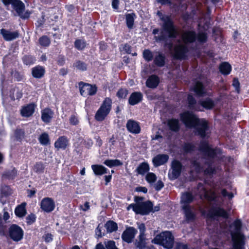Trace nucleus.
I'll use <instances>...</instances> for the list:
<instances>
[{"label": "nucleus", "instance_id": "nucleus-56", "mask_svg": "<svg viewBox=\"0 0 249 249\" xmlns=\"http://www.w3.org/2000/svg\"><path fill=\"white\" fill-rule=\"evenodd\" d=\"M45 166L41 162H38L34 166V171L38 174L42 173L44 172Z\"/></svg>", "mask_w": 249, "mask_h": 249}, {"label": "nucleus", "instance_id": "nucleus-7", "mask_svg": "<svg viewBox=\"0 0 249 249\" xmlns=\"http://www.w3.org/2000/svg\"><path fill=\"white\" fill-rule=\"evenodd\" d=\"M183 169V166L181 162L178 160H173L168 174L169 179L170 180H174L178 178L181 175Z\"/></svg>", "mask_w": 249, "mask_h": 249}, {"label": "nucleus", "instance_id": "nucleus-1", "mask_svg": "<svg viewBox=\"0 0 249 249\" xmlns=\"http://www.w3.org/2000/svg\"><path fill=\"white\" fill-rule=\"evenodd\" d=\"M157 15L163 23L160 29V35L155 36L154 38L157 41L164 42L165 46L170 48L173 43L171 41L168 42V39L176 38L178 35V32L171 16L163 15L160 11L157 12Z\"/></svg>", "mask_w": 249, "mask_h": 249}, {"label": "nucleus", "instance_id": "nucleus-60", "mask_svg": "<svg viewBox=\"0 0 249 249\" xmlns=\"http://www.w3.org/2000/svg\"><path fill=\"white\" fill-rule=\"evenodd\" d=\"M24 231L21 227L17 225V242L20 241L23 237Z\"/></svg>", "mask_w": 249, "mask_h": 249}, {"label": "nucleus", "instance_id": "nucleus-51", "mask_svg": "<svg viewBox=\"0 0 249 249\" xmlns=\"http://www.w3.org/2000/svg\"><path fill=\"white\" fill-rule=\"evenodd\" d=\"M143 58L147 62L152 61L153 59V54L149 49H145L142 53Z\"/></svg>", "mask_w": 249, "mask_h": 249}, {"label": "nucleus", "instance_id": "nucleus-50", "mask_svg": "<svg viewBox=\"0 0 249 249\" xmlns=\"http://www.w3.org/2000/svg\"><path fill=\"white\" fill-rule=\"evenodd\" d=\"M112 104V99L109 97H106L104 100L101 107L99 109H111Z\"/></svg>", "mask_w": 249, "mask_h": 249}, {"label": "nucleus", "instance_id": "nucleus-22", "mask_svg": "<svg viewBox=\"0 0 249 249\" xmlns=\"http://www.w3.org/2000/svg\"><path fill=\"white\" fill-rule=\"evenodd\" d=\"M31 73L34 78L40 79L45 75V69L44 67L38 65L32 68Z\"/></svg>", "mask_w": 249, "mask_h": 249}, {"label": "nucleus", "instance_id": "nucleus-49", "mask_svg": "<svg viewBox=\"0 0 249 249\" xmlns=\"http://www.w3.org/2000/svg\"><path fill=\"white\" fill-rule=\"evenodd\" d=\"M38 140L40 143L42 145H47L50 143L49 135L46 133L41 134L38 138Z\"/></svg>", "mask_w": 249, "mask_h": 249}, {"label": "nucleus", "instance_id": "nucleus-41", "mask_svg": "<svg viewBox=\"0 0 249 249\" xmlns=\"http://www.w3.org/2000/svg\"><path fill=\"white\" fill-rule=\"evenodd\" d=\"M12 194V190L10 186L3 185L0 187V197H7Z\"/></svg>", "mask_w": 249, "mask_h": 249}, {"label": "nucleus", "instance_id": "nucleus-54", "mask_svg": "<svg viewBox=\"0 0 249 249\" xmlns=\"http://www.w3.org/2000/svg\"><path fill=\"white\" fill-rule=\"evenodd\" d=\"M195 146L192 143H185L183 145L182 149L184 153H189L194 151Z\"/></svg>", "mask_w": 249, "mask_h": 249}, {"label": "nucleus", "instance_id": "nucleus-62", "mask_svg": "<svg viewBox=\"0 0 249 249\" xmlns=\"http://www.w3.org/2000/svg\"><path fill=\"white\" fill-rule=\"evenodd\" d=\"M213 35L215 37L218 38L222 34V30L219 27L214 26L212 29Z\"/></svg>", "mask_w": 249, "mask_h": 249}, {"label": "nucleus", "instance_id": "nucleus-27", "mask_svg": "<svg viewBox=\"0 0 249 249\" xmlns=\"http://www.w3.org/2000/svg\"><path fill=\"white\" fill-rule=\"evenodd\" d=\"M182 209L183 211L187 221H193L195 219L196 215L192 211L190 206H182Z\"/></svg>", "mask_w": 249, "mask_h": 249}, {"label": "nucleus", "instance_id": "nucleus-24", "mask_svg": "<svg viewBox=\"0 0 249 249\" xmlns=\"http://www.w3.org/2000/svg\"><path fill=\"white\" fill-rule=\"evenodd\" d=\"M0 34L6 41H11L16 39V31H11L10 30L2 28Z\"/></svg>", "mask_w": 249, "mask_h": 249}, {"label": "nucleus", "instance_id": "nucleus-28", "mask_svg": "<svg viewBox=\"0 0 249 249\" xmlns=\"http://www.w3.org/2000/svg\"><path fill=\"white\" fill-rule=\"evenodd\" d=\"M150 170L149 164L147 162H143L140 163L135 170V172L138 175L144 176L146 173H148Z\"/></svg>", "mask_w": 249, "mask_h": 249}, {"label": "nucleus", "instance_id": "nucleus-10", "mask_svg": "<svg viewBox=\"0 0 249 249\" xmlns=\"http://www.w3.org/2000/svg\"><path fill=\"white\" fill-rule=\"evenodd\" d=\"M153 204L150 201L137 203L136 214L148 215L153 210Z\"/></svg>", "mask_w": 249, "mask_h": 249}, {"label": "nucleus", "instance_id": "nucleus-2", "mask_svg": "<svg viewBox=\"0 0 249 249\" xmlns=\"http://www.w3.org/2000/svg\"><path fill=\"white\" fill-rule=\"evenodd\" d=\"M180 118L186 127L194 128L195 129L196 135L202 139L209 137V126L205 119H199L189 111L181 113Z\"/></svg>", "mask_w": 249, "mask_h": 249}, {"label": "nucleus", "instance_id": "nucleus-44", "mask_svg": "<svg viewBox=\"0 0 249 249\" xmlns=\"http://www.w3.org/2000/svg\"><path fill=\"white\" fill-rule=\"evenodd\" d=\"M191 166L194 168L196 173H200L203 170V168L198 160L196 159H192L190 160Z\"/></svg>", "mask_w": 249, "mask_h": 249}, {"label": "nucleus", "instance_id": "nucleus-30", "mask_svg": "<svg viewBox=\"0 0 249 249\" xmlns=\"http://www.w3.org/2000/svg\"><path fill=\"white\" fill-rule=\"evenodd\" d=\"M165 55L162 53L159 52L158 54L155 56L154 63L157 67H162L165 64Z\"/></svg>", "mask_w": 249, "mask_h": 249}, {"label": "nucleus", "instance_id": "nucleus-18", "mask_svg": "<svg viewBox=\"0 0 249 249\" xmlns=\"http://www.w3.org/2000/svg\"><path fill=\"white\" fill-rule=\"evenodd\" d=\"M191 91L195 92V94L199 97H203L206 95L207 91L203 83L200 81L195 82Z\"/></svg>", "mask_w": 249, "mask_h": 249}, {"label": "nucleus", "instance_id": "nucleus-63", "mask_svg": "<svg viewBox=\"0 0 249 249\" xmlns=\"http://www.w3.org/2000/svg\"><path fill=\"white\" fill-rule=\"evenodd\" d=\"M45 17V15L43 14L40 18H38L36 22L35 23L36 27H41L43 25L46 20Z\"/></svg>", "mask_w": 249, "mask_h": 249}, {"label": "nucleus", "instance_id": "nucleus-14", "mask_svg": "<svg viewBox=\"0 0 249 249\" xmlns=\"http://www.w3.org/2000/svg\"><path fill=\"white\" fill-rule=\"evenodd\" d=\"M15 88H10V89H5L3 86V82H1V94L2 99V104L4 105L5 103L9 101V99H10L11 101H14L16 99L14 96L15 92Z\"/></svg>", "mask_w": 249, "mask_h": 249}, {"label": "nucleus", "instance_id": "nucleus-6", "mask_svg": "<svg viewBox=\"0 0 249 249\" xmlns=\"http://www.w3.org/2000/svg\"><path fill=\"white\" fill-rule=\"evenodd\" d=\"M152 243L162 246L167 249H171L174 246V237L170 231H165L157 235Z\"/></svg>", "mask_w": 249, "mask_h": 249}, {"label": "nucleus", "instance_id": "nucleus-11", "mask_svg": "<svg viewBox=\"0 0 249 249\" xmlns=\"http://www.w3.org/2000/svg\"><path fill=\"white\" fill-rule=\"evenodd\" d=\"M40 208L44 212L49 213L53 212L55 207L54 200L49 197L43 198L40 202Z\"/></svg>", "mask_w": 249, "mask_h": 249}, {"label": "nucleus", "instance_id": "nucleus-5", "mask_svg": "<svg viewBox=\"0 0 249 249\" xmlns=\"http://www.w3.org/2000/svg\"><path fill=\"white\" fill-rule=\"evenodd\" d=\"M181 38L184 44L193 43L197 40L200 43L207 41L208 35L205 32H199L196 33L194 30L184 31L181 36Z\"/></svg>", "mask_w": 249, "mask_h": 249}, {"label": "nucleus", "instance_id": "nucleus-61", "mask_svg": "<svg viewBox=\"0 0 249 249\" xmlns=\"http://www.w3.org/2000/svg\"><path fill=\"white\" fill-rule=\"evenodd\" d=\"M232 85L235 88L236 92L239 93L240 91V84L237 78H234L233 79Z\"/></svg>", "mask_w": 249, "mask_h": 249}, {"label": "nucleus", "instance_id": "nucleus-52", "mask_svg": "<svg viewBox=\"0 0 249 249\" xmlns=\"http://www.w3.org/2000/svg\"><path fill=\"white\" fill-rule=\"evenodd\" d=\"M128 93V91L126 89L120 88L116 93V96L119 99H125Z\"/></svg>", "mask_w": 249, "mask_h": 249}, {"label": "nucleus", "instance_id": "nucleus-53", "mask_svg": "<svg viewBox=\"0 0 249 249\" xmlns=\"http://www.w3.org/2000/svg\"><path fill=\"white\" fill-rule=\"evenodd\" d=\"M156 175L152 172H148L145 176V180L150 184L154 183L157 180Z\"/></svg>", "mask_w": 249, "mask_h": 249}, {"label": "nucleus", "instance_id": "nucleus-48", "mask_svg": "<svg viewBox=\"0 0 249 249\" xmlns=\"http://www.w3.org/2000/svg\"><path fill=\"white\" fill-rule=\"evenodd\" d=\"M39 45L43 47H49L51 44V39L47 36L43 35L38 39Z\"/></svg>", "mask_w": 249, "mask_h": 249}, {"label": "nucleus", "instance_id": "nucleus-45", "mask_svg": "<svg viewBox=\"0 0 249 249\" xmlns=\"http://www.w3.org/2000/svg\"><path fill=\"white\" fill-rule=\"evenodd\" d=\"M87 43L84 39H76L74 42V47L78 51H82L86 47Z\"/></svg>", "mask_w": 249, "mask_h": 249}, {"label": "nucleus", "instance_id": "nucleus-42", "mask_svg": "<svg viewBox=\"0 0 249 249\" xmlns=\"http://www.w3.org/2000/svg\"><path fill=\"white\" fill-rule=\"evenodd\" d=\"M201 105L205 109H213L215 103L212 99L207 97L201 102Z\"/></svg>", "mask_w": 249, "mask_h": 249}, {"label": "nucleus", "instance_id": "nucleus-59", "mask_svg": "<svg viewBox=\"0 0 249 249\" xmlns=\"http://www.w3.org/2000/svg\"><path fill=\"white\" fill-rule=\"evenodd\" d=\"M57 64L59 66H63L66 63V57L63 54H59L56 59Z\"/></svg>", "mask_w": 249, "mask_h": 249}, {"label": "nucleus", "instance_id": "nucleus-34", "mask_svg": "<svg viewBox=\"0 0 249 249\" xmlns=\"http://www.w3.org/2000/svg\"><path fill=\"white\" fill-rule=\"evenodd\" d=\"M53 116V112L52 110H42L41 119L46 124L51 122Z\"/></svg>", "mask_w": 249, "mask_h": 249}, {"label": "nucleus", "instance_id": "nucleus-9", "mask_svg": "<svg viewBox=\"0 0 249 249\" xmlns=\"http://www.w3.org/2000/svg\"><path fill=\"white\" fill-rule=\"evenodd\" d=\"M80 94L84 97L94 95L97 91L96 85H91L81 81L78 83Z\"/></svg>", "mask_w": 249, "mask_h": 249}, {"label": "nucleus", "instance_id": "nucleus-20", "mask_svg": "<svg viewBox=\"0 0 249 249\" xmlns=\"http://www.w3.org/2000/svg\"><path fill=\"white\" fill-rule=\"evenodd\" d=\"M169 159V156L167 154H158L152 159L153 165L158 167L166 163Z\"/></svg>", "mask_w": 249, "mask_h": 249}, {"label": "nucleus", "instance_id": "nucleus-39", "mask_svg": "<svg viewBox=\"0 0 249 249\" xmlns=\"http://www.w3.org/2000/svg\"><path fill=\"white\" fill-rule=\"evenodd\" d=\"M22 60L24 65L30 66L36 63V59L34 55L31 54H26L22 57Z\"/></svg>", "mask_w": 249, "mask_h": 249}, {"label": "nucleus", "instance_id": "nucleus-55", "mask_svg": "<svg viewBox=\"0 0 249 249\" xmlns=\"http://www.w3.org/2000/svg\"><path fill=\"white\" fill-rule=\"evenodd\" d=\"M108 142L110 143L109 149L112 150L113 152L116 151L117 142L114 135H112L111 137L109 139Z\"/></svg>", "mask_w": 249, "mask_h": 249}, {"label": "nucleus", "instance_id": "nucleus-19", "mask_svg": "<svg viewBox=\"0 0 249 249\" xmlns=\"http://www.w3.org/2000/svg\"><path fill=\"white\" fill-rule=\"evenodd\" d=\"M126 127L128 131L132 134H137L141 132L139 123L132 119L127 121Z\"/></svg>", "mask_w": 249, "mask_h": 249}, {"label": "nucleus", "instance_id": "nucleus-31", "mask_svg": "<svg viewBox=\"0 0 249 249\" xmlns=\"http://www.w3.org/2000/svg\"><path fill=\"white\" fill-rule=\"evenodd\" d=\"M168 126L172 131L178 132L180 129L179 122L178 119H171L168 120L167 123Z\"/></svg>", "mask_w": 249, "mask_h": 249}, {"label": "nucleus", "instance_id": "nucleus-16", "mask_svg": "<svg viewBox=\"0 0 249 249\" xmlns=\"http://www.w3.org/2000/svg\"><path fill=\"white\" fill-rule=\"evenodd\" d=\"M137 231L133 227L127 228L123 232L121 237L124 242L127 243L132 242Z\"/></svg>", "mask_w": 249, "mask_h": 249}, {"label": "nucleus", "instance_id": "nucleus-8", "mask_svg": "<svg viewBox=\"0 0 249 249\" xmlns=\"http://www.w3.org/2000/svg\"><path fill=\"white\" fill-rule=\"evenodd\" d=\"M189 52L188 46L184 44L177 45L174 49L173 58L175 60H184L188 59L187 53Z\"/></svg>", "mask_w": 249, "mask_h": 249}, {"label": "nucleus", "instance_id": "nucleus-25", "mask_svg": "<svg viewBox=\"0 0 249 249\" xmlns=\"http://www.w3.org/2000/svg\"><path fill=\"white\" fill-rule=\"evenodd\" d=\"M69 140L66 136H60L55 142L54 145L57 149L65 150L69 144Z\"/></svg>", "mask_w": 249, "mask_h": 249}, {"label": "nucleus", "instance_id": "nucleus-58", "mask_svg": "<svg viewBox=\"0 0 249 249\" xmlns=\"http://www.w3.org/2000/svg\"><path fill=\"white\" fill-rule=\"evenodd\" d=\"M8 235L14 241H16V224H12L9 229Z\"/></svg>", "mask_w": 249, "mask_h": 249}, {"label": "nucleus", "instance_id": "nucleus-33", "mask_svg": "<svg viewBox=\"0 0 249 249\" xmlns=\"http://www.w3.org/2000/svg\"><path fill=\"white\" fill-rule=\"evenodd\" d=\"M136 15L134 13H128L125 15V23L127 27L131 30L134 27L135 18Z\"/></svg>", "mask_w": 249, "mask_h": 249}, {"label": "nucleus", "instance_id": "nucleus-43", "mask_svg": "<svg viewBox=\"0 0 249 249\" xmlns=\"http://www.w3.org/2000/svg\"><path fill=\"white\" fill-rule=\"evenodd\" d=\"M110 110H98L95 116V119L98 121H102L109 114Z\"/></svg>", "mask_w": 249, "mask_h": 249}, {"label": "nucleus", "instance_id": "nucleus-17", "mask_svg": "<svg viewBox=\"0 0 249 249\" xmlns=\"http://www.w3.org/2000/svg\"><path fill=\"white\" fill-rule=\"evenodd\" d=\"M10 215L9 213L5 211L3 213V215L2 216L1 214H0V235L5 236L8 235L7 233V220L9 219Z\"/></svg>", "mask_w": 249, "mask_h": 249}, {"label": "nucleus", "instance_id": "nucleus-29", "mask_svg": "<svg viewBox=\"0 0 249 249\" xmlns=\"http://www.w3.org/2000/svg\"><path fill=\"white\" fill-rule=\"evenodd\" d=\"M91 169L96 176H102L107 173L108 169L102 165H92Z\"/></svg>", "mask_w": 249, "mask_h": 249}, {"label": "nucleus", "instance_id": "nucleus-36", "mask_svg": "<svg viewBox=\"0 0 249 249\" xmlns=\"http://www.w3.org/2000/svg\"><path fill=\"white\" fill-rule=\"evenodd\" d=\"M26 206L27 203L25 202L17 206V217L23 218L26 215L27 213Z\"/></svg>", "mask_w": 249, "mask_h": 249}, {"label": "nucleus", "instance_id": "nucleus-12", "mask_svg": "<svg viewBox=\"0 0 249 249\" xmlns=\"http://www.w3.org/2000/svg\"><path fill=\"white\" fill-rule=\"evenodd\" d=\"M207 216L211 218H214L217 217L227 218L229 216L228 213L224 209L217 206H213L209 210Z\"/></svg>", "mask_w": 249, "mask_h": 249}, {"label": "nucleus", "instance_id": "nucleus-15", "mask_svg": "<svg viewBox=\"0 0 249 249\" xmlns=\"http://www.w3.org/2000/svg\"><path fill=\"white\" fill-rule=\"evenodd\" d=\"M16 45H12L11 50H9V52L4 55L2 58V64L3 65H13L16 64Z\"/></svg>", "mask_w": 249, "mask_h": 249}, {"label": "nucleus", "instance_id": "nucleus-35", "mask_svg": "<svg viewBox=\"0 0 249 249\" xmlns=\"http://www.w3.org/2000/svg\"><path fill=\"white\" fill-rule=\"evenodd\" d=\"M72 66L74 69L79 71H85L88 70V64L80 60H76L73 63Z\"/></svg>", "mask_w": 249, "mask_h": 249}, {"label": "nucleus", "instance_id": "nucleus-4", "mask_svg": "<svg viewBox=\"0 0 249 249\" xmlns=\"http://www.w3.org/2000/svg\"><path fill=\"white\" fill-rule=\"evenodd\" d=\"M242 223L240 219L235 220L230 226L232 249H245V238L241 233Z\"/></svg>", "mask_w": 249, "mask_h": 249}, {"label": "nucleus", "instance_id": "nucleus-3", "mask_svg": "<svg viewBox=\"0 0 249 249\" xmlns=\"http://www.w3.org/2000/svg\"><path fill=\"white\" fill-rule=\"evenodd\" d=\"M198 150L202 155V159L205 160L204 164L207 165V168L203 170L204 174L211 176L215 173V168L212 167L214 159L220 153L219 148H213L207 141H201L198 148Z\"/></svg>", "mask_w": 249, "mask_h": 249}, {"label": "nucleus", "instance_id": "nucleus-47", "mask_svg": "<svg viewBox=\"0 0 249 249\" xmlns=\"http://www.w3.org/2000/svg\"><path fill=\"white\" fill-rule=\"evenodd\" d=\"M186 101L188 109H196L195 107L196 104V100L193 95L190 93L188 94Z\"/></svg>", "mask_w": 249, "mask_h": 249}, {"label": "nucleus", "instance_id": "nucleus-46", "mask_svg": "<svg viewBox=\"0 0 249 249\" xmlns=\"http://www.w3.org/2000/svg\"><path fill=\"white\" fill-rule=\"evenodd\" d=\"M104 164L109 168H112L113 167L121 166L123 164V163L120 160L115 159L105 160L104 161Z\"/></svg>", "mask_w": 249, "mask_h": 249}, {"label": "nucleus", "instance_id": "nucleus-37", "mask_svg": "<svg viewBox=\"0 0 249 249\" xmlns=\"http://www.w3.org/2000/svg\"><path fill=\"white\" fill-rule=\"evenodd\" d=\"M4 5L8 10H10L14 16L16 17V0H1Z\"/></svg>", "mask_w": 249, "mask_h": 249}, {"label": "nucleus", "instance_id": "nucleus-57", "mask_svg": "<svg viewBox=\"0 0 249 249\" xmlns=\"http://www.w3.org/2000/svg\"><path fill=\"white\" fill-rule=\"evenodd\" d=\"M36 219V216L34 213H30L26 217V222L27 225H31L35 223Z\"/></svg>", "mask_w": 249, "mask_h": 249}, {"label": "nucleus", "instance_id": "nucleus-23", "mask_svg": "<svg viewBox=\"0 0 249 249\" xmlns=\"http://www.w3.org/2000/svg\"><path fill=\"white\" fill-rule=\"evenodd\" d=\"M142 98L143 95L141 92H133L131 94L128 99V103L132 106L135 105L141 102Z\"/></svg>", "mask_w": 249, "mask_h": 249}, {"label": "nucleus", "instance_id": "nucleus-32", "mask_svg": "<svg viewBox=\"0 0 249 249\" xmlns=\"http://www.w3.org/2000/svg\"><path fill=\"white\" fill-rule=\"evenodd\" d=\"M231 65L227 62H222L219 66L220 73L224 75H229L231 71Z\"/></svg>", "mask_w": 249, "mask_h": 249}, {"label": "nucleus", "instance_id": "nucleus-26", "mask_svg": "<svg viewBox=\"0 0 249 249\" xmlns=\"http://www.w3.org/2000/svg\"><path fill=\"white\" fill-rule=\"evenodd\" d=\"M160 83L159 77L155 74L148 77L146 81V86L149 88L155 89L157 87Z\"/></svg>", "mask_w": 249, "mask_h": 249}, {"label": "nucleus", "instance_id": "nucleus-64", "mask_svg": "<svg viewBox=\"0 0 249 249\" xmlns=\"http://www.w3.org/2000/svg\"><path fill=\"white\" fill-rule=\"evenodd\" d=\"M93 142L90 138H86L84 140L83 144L88 149L90 148L93 145Z\"/></svg>", "mask_w": 249, "mask_h": 249}, {"label": "nucleus", "instance_id": "nucleus-21", "mask_svg": "<svg viewBox=\"0 0 249 249\" xmlns=\"http://www.w3.org/2000/svg\"><path fill=\"white\" fill-rule=\"evenodd\" d=\"M195 196L190 192H185L181 194L180 203L182 206H190L189 204L193 202Z\"/></svg>", "mask_w": 249, "mask_h": 249}, {"label": "nucleus", "instance_id": "nucleus-13", "mask_svg": "<svg viewBox=\"0 0 249 249\" xmlns=\"http://www.w3.org/2000/svg\"><path fill=\"white\" fill-rule=\"evenodd\" d=\"M25 10L24 3L20 0H17V14L22 19L27 20L30 18L32 12L28 10Z\"/></svg>", "mask_w": 249, "mask_h": 249}, {"label": "nucleus", "instance_id": "nucleus-40", "mask_svg": "<svg viewBox=\"0 0 249 249\" xmlns=\"http://www.w3.org/2000/svg\"><path fill=\"white\" fill-rule=\"evenodd\" d=\"M146 238L145 236L139 235L138 240L135 242V246L138 249H144L146 246Z\"/></svg>", "mask_w": 249, "mask_h": 249}, {"label": "nucleus", "instance_id": "nucleus-38", "mask_svg": "<svg viewBox=\"0 0 249 249\" xmlns=\"http://www.w3.org/2000/svg\"><path fill=\"white\" fill-rule=\"evenodd\" d=\"M105 227L107 230V232L109 233L116 231L118 228L117 224L112 220L107 221L105 224Z\"/></svg>", "mask_w": 249, "mask_h": 249}]
</instances>
